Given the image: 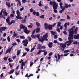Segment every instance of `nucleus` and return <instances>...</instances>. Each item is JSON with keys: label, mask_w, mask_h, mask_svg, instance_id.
<instances>
[{"label": "nucleus", "mask_w": 79, "mask_h": 79, "mask_svg": "<svg viewBox=\"0 0 79 79\" xmlns=\"http://www.w3.org/2000/svg\"><path fill=\"white\" fill-rule=\"evenodd\" d=\"M16 58V56L15 55L14 56L12 57L13 59H15Z\"/></svg>", "instance_id": "774afa93"}, {"label": "nucleus", "mask_w": 79, "mask_h": 79, "mask_svg": "<svg viewBox=\"0 0 79 79\" xmlns=\"http://www.w3.org/2000/svg\"><path fill=\"white\" fill-rule=\"evenodd\" d=\"M14 36H15V37H16V36H17L18 35V34L16 33L15 32H14L13 34Z\"/></svg>", "instance_id": "7c9ffc66"}, {"label": "nucleus", "mask_w": 79, "mask_h": 79, "mask_svg": "<svg viewBox=\"0 0 79 79\" xmlns=\"http://www.w3.org/2000/svg\"><path fill=\"white\" fill-rule=\"evenodd\" d=\"M36 16H39V13L38 12H37L36 13Z\"/></svg>", "instance_id": "37998d69"}, {"label": "nucleus", "mask_w": 79, "mask_h": 79, "mask_svg": "<svg viewBox=\"0 0 79 79\" xmlns=\"http://www.w3.org/2000/svg\"><path fill=\"white\" fill-rule=\"evenodd\" d=\"M34 49H35V47H33V48H31V52H32V51H33V50H34Z\"/></svg>", "instance_id": "680f3d73"}, {"label": "nucleus", "mask_w": 79, "mask_h": 79, "mask_svg": "<svg viewBox=\"0 0 79 79\" xmlns=\"http://www.w3.org/2000/svg\"><path fill=\"white\" fill-rule=\"evenodd\" d=\"M44 56H46V55L47 54V52L46 51L45 52H44Z\"/></svg>", "instance_id": "0e129e2a"}, {"label": "nucleus", "mask_w": 79, "mask_h": 79, "mask_svg": "<svg viewBox=\"0 0 79 79\" xmlns=\"http://www.w3.org/2000/svg\"><path fill=\"white\" fill-rule=\"evenodd\" d=\"M31 37L33 39H36V36H35V35L34 34H32L31 35Z\"/></svg>", "instance_id": "4be33fe9"}, {"label": "nucleus", "mask_w": 79, "mask_h": 79, "mask_svg": "<svg viewBox=\"0 0 79 79\" xmlns=\"http://www.w3.org/2000/svg\"><path fill=\"white\" fill-rule=\"evenodd\" d=\"M49 48H52L53 46V43L52 42H50L49 43V44H48Z\"/></svg>", "instance_id": "f8f14e48"}, {"label": "nucleus", "mask_w": 79, "mask_h": 79, "mask_svg": "<svg viewBox=\"0 0 79 79\" xmlns=\"http://www.w3.org/2000/svg\"><path fill=\"white\" fill-rule=\"evenodd\" d=\"M22 2L23 3H26V2H27V1L26 0H22Z\"/></svg>", "instance_id": "a19ab883"}, {"label": "nucleus", "mask_w": 79, "mask_h": 79, "mask_svg": "<svg viewBox=\"0 0 79 79\" xmlns=\"http://www.w3.org/2000/svg\"><path fill=\"white\" fill-rule=\"evenodd\" d=\"M17 56H18V55H19V54L21 53V50H18L17 51Z\"/></svg>", "instance_id": "412c9836"}, {"label": "nucleus", "mask_w": 79, "mask_h": 79, "mask_svg": "<svg viewBox=\"0 0 79 79\" xmlns=\"http://www.w3.org/2000/svg\"><path fill=\"white\" fill-rule=\"evenodd\" d=\"M66 44H68V43H66V42H65L64 44L60 43V46L61 48H65L66 47Z\"/></svg>", "instance_id": "6e6552de"}, {"label": "nucleus", "mask_w": 79, "mask_h": 79, "mask_svg": "<svg viewBox=\"0 0 79 79\" xmlns=\"http://www.w3.org/2000/svg\"><path fill=\"white\" fill-rule=\"evenodd\" d=\"M16 22L15 20H12L11 21V22L12 23V24H15V23Z\"/></svg>", "instance_id": "8fccbe9b"}, {"label": "nucleus", "mask_w": 79, "mask_h": 79, "mask_svg": "<svg viewBox=\"0 0 79 79\" xmlns=\"http://www.w3.org/2000/svg\"><path fill=\"white\" fill-rule=\"evenodd\" d=\"M75 27H75V26H73L72 27V28L70 29V31H72L73 30V32H74V29L73 28H75Z\"/></svg>", "instance_id": "b1692460"}, {"label": "nucleus", "mask_w": 79, "mask_h": 79, "mask_svg": "<svg viewBox=\"0 0 79 79\" xmlns=\"http://www.w3.org/2000/svg\"><path fill=\"white\" fill-rule=\"evenodd\" d=\"M11 60V58H9L8 61L9 63H10L11 62H13V60L12 59L11 60Z\"/></svg>", "instance_id": "a878e982"}, {"label": "nucleus", "mask_w": 79, "mask_h": 79, "mask_svg": "<svg viewBox=\"0 0 79 79\" xmlns=\"http://www.w3.org/2000/svg\"><path fill=\"white\" fill-rule=\"evenodd\" d=\"M63 33L64 34H65L66 35V34H67V32H66V31H63Z\"/></svg>", "instance_id": "338daca9"}, {"label": "nucleus", "mask_w": 79, "mask_h": 79, "mask_svg": "<svg viewBox=\"0 0 79 79\" xmlns=\"http://www.w3.org/2000/svg\"><path fill=\"white\" fill-rule=\"evenodd\" d=\"M49 4L50 5H52V7L53 9V11L55 13H58V3H56L55 1H50L49 2Z\"/></svg>", "instance_id": "f03ea898"}, {"label": "nucleus", "mask_w": 79, "mask_h": 79, "mask_svg": "<svg viewBox=\"0 0 79 79\" xmlns=\"http://www.w3.org/2000/svg\"><path fill=\"white\" fill-rule=\"evenodd\" d=\"M6 21L8 23H9V22H10V19H9L8 18H7L6 19Z\"/></svg>", "instance_id": "e433bc0d"}, {"label": "nucleus", "mask_w": 79, "mask_h": 79, "mask_svg": "<svg viewBox=\"0 0 79 79\" xmlns=\"http://www.w3.org/2000/svg\"><path fill=\"white\" fill-rule=\"evenodd\" d=\"M7 40L8 42H10V38L9 36L7 37Z\"/></svg>", "instance_id": "4c0bfd02"}, {"label": "nucleus", "mask_w": 79, "mask_h": 79, "mask_svg": "<svg viewBox=\"0 0 79 79\" xmlns=\"http://www.w3.org/2000/svg\"><path fill=\"white\" fill-rule=\"evenodd\" d=\"M57 37L58 35H55L54 36V39H57Z\"/></svg>", "instance_id": "3c124183"}, {"label": "nucleus", "mask_w": 79, "mask_h": 79, "mask_svg": "<svg viewBox=\"0 0 79 79\" xmlns=\"http://www.w3.org/2000/svg\"><path fill=\"white\" fill-rule=\"evenodd\" d=\"M35 36H36V37L38 38L39 41H40V42H41V41L40 40H42V39H40V38H39V37H40V35L37 34L36 35H35Z\"/></svg>", "instance_id": "ddd939ff"}, {"label": "nucleus", "mask_w": 79, "mask_h": 79, "mask_svg": "<svg viewBox=\"0 0 79 79\" xmlns=\"http://www.w3.org/2000/svg\"><path fill=\"white\" fill-rule=\"evenodd\" d=\"M8 58V57H4V61H7Z\"/></svg>", "instance_id": "72a5a7b5"}, {"label": "nucleus", "mask_w": 79, "mask_h": 79, "mask_svg": "<svg viewBox=\"0 0 79 79\" xmlns=\"http://www.w3.org/2000/svg\"><path fill=\"white\" fill-rule=\"evenodd\" d=\"M58 24L57 25V27H60L61 26V23L60 22H59L57 23Z\"/></svg>", "instance_id": "6ab92c4d"}, {"label": "nucleus", "mask_w": 79, "mask_h": 79, "mask_svg": "<svg viewBox=\"0 0 79 79\" xmlns=\"http://www.w3.org/2000/svg\"><path fill=\"white\" fill-rule=\"evenodd\" d=\"M57 29L56 30L58 32H60V29L58 28V27H57Z\"/></svg>", "instance_id": "bb28decb"}, {"label": "nucleus", "mask_w": 79, "mask_h": 79, "mask_svg": "<svg viewBox=\"0 0 79 79\" xmlns=\"http://www.w3.org/2000/svg\"><path fill=\"white\" fill-rule=\"evenodd\" d=\"M28 39H29V42H31V40L32 39L31 37H28Z\"/></svg>", "instance_id": "a18cd8bd"}, {"label": "nucleus", "mask_w": 79, "mask_h": 79, "mask_svg": "<svg viewBox=\"0 0 79 79\" xmlns=\"http://www.w3.org/2000/svg\"><path fill=\"white\" fill-rule=\"evenodd\" d=\"M20 28V29H23V32L26 34H29V33L31 31L30 30H27V27H26L25 26L23 25L22 24H21L19 26Z\"/></svg>", "instance_id": "7ed1b4c3"}, {"label": "nucleus", "mask_w": 79, "mask_h": 79, "mask_svg": "<svg viewBox=\"0 0 79 79\" xmlns=\"http://www.w3.org/2000/svg\"><path fill=\"white\" fill-rule=\"evenodd\" d=\"M36 31V30L35 29L32 32V34H34L35 33V32Z\"/></svg>", "instance_id": "5fc2aeb1"}, {"label": "nucleus", "mask_w": 79, "mask_h": 79, "mask_svg": "<svg viewBox=\"0 0 79 79\" xmlns=\"http://www.w3.org/2000/svg\"><path fill=\"white\" fill-rule=\"evenodd\" d=\"M28 27H29V28H32V26L29 25L28 26Z\"/></svg>", "instance_id": "6e6d98bb"}, {"label": "nucleus", "mask_w": 79, "mask_h": 79, "mask_svg": "<svg viewBox=\"0 0 79 79\" xmlns=\"http://www.w3.org/2000/svg\"><path fill=\"white\" fill-rule=\"evenodd\" d=\"M11 50L10 48H8L7 49L6 52H5V54H7L8 53H9L11 52Z\"/></svg>", "instance_id": "2eb2a0df"}, {"label": "nucleus", "mask_w": 79, "mask_h": 79, "mask_svg": "<svg viewBox=\"0 0 79 79\" xmlns=\"http://www.w3.org/2000/svg\"><path fill=\"white\" fill-rule=\"evenodd\" d=\"M16 14L17 15L16 17L17 19H23V18L21 16H20L21 14H20V12L19 10H17L16 11Z\"/></svg>", "instance_id": "423d86ee"}, {"label": "nucleus", "mask_w": 79, "mask_h": 79, "mask_svg": "<svg viewBox=\"0 0 79 79\" xmlns=\"http://www.w3.org/2000/svg\"><path fill=\"white\" fill-rule=\"evenodd\" d=\"M36 25L37 27H39V26H40V23H39V22H37L36 23Z\"/></svg>", "instance_id": "c85d7f7f"}, {"label": "nucleus", "mask_w": 79, "mask_h": 79, "mask_svg": "<svg viewBox=\"0 0 79 79\" xmlns=\"http://www.w3.org/2000/svg\"><path fill=\"white\" fill-rule=\"evenodd\" d=\"M65 28H67V23H66L64 25Z\"/></svg>", "instance_id": "603ef678"}, {"label": "nucleus", "mask_w": 79, "mask_h": 79, "mask_svg": "<svg viewBox=\"0 0 79 79\" xmlns=\"http://www.w3.org/2000/svg\"><path fill=\"white\" fill-rule=\"evenodd\" d=\"M58 40H59V41H62L63 40L61 38H59L58 39Z\"/></svg>", "instance_id": "052dcab7"}, {"label": "nucleus", "mask_w": 79, "mask_h": 79, "mask_svg": "<svg viewBox=\"0 0 79 79\" xmlns=\"http://www.w3.org/2000/svg\"><path fill=\"white\" fill-rule=\"evenodd\" d=\"M9 64L10 67L11 68V67H13V65H11V63H9Z\"/></svg>", "instance_id": "864d4df0"}, {"label": "nucleus", "mask_w": 79, "mask_h": 79, "mask_svg": "<svg viewBox=\"0 0 79 79\" xmlns=\"http://www.w3.org/2000/svg\"><path fill=\"white\" fill-rule=\"evenodd\" d=\"M1 30L2 31H5L6 29H7V27H1Z\"/></svg>", "instance_id": "4468645a"}, {"label": "nucleus", "mask_w": 79, "mask_h": 79, "mask_svg": "<svg viewBox=\"0 0 79 79\" xmlns=\"http://www.w3.org/2000/svg\"><path fill=\"white\" fill-rule=\"evenodd\" d=\"M17 45V44H16V43H14L12 45L13 46H15V45Z\"/></svg>", "instance_id": "4d7b16f0"}, {"label": "nucleus", "mask_w": 79, "mask_h": 79, "mask_svg": "<svg viewBox=\"0 0 79 79\" xmlns=\"http://www.w3.org/2000/svg\"><path fill=\"white\" fill-rule=\"evenodd\" d=\"M25 50H26V51L27 52H29V49H28V48H25Z\"/></svg>", "instance_id": "09e8293b"}, {"label": "nucleus", "mask_w": 79, "mask_h": 79, "mask_svg": "<svg viewBox=\"0 0 79 79\" xmlns=\"http://www.w3.org/2000/svg\"><path fill=\"white\" fill-rule=\"evenodd\" d=\"M30 11L31 13H32V12H33L34 11V9L32 8H31L30 9Z\"/></svg>", "instance_id": "c9c22d12"}, {"label": "nucleus", "mask_w": 79, "mask_h": 79, "mask_svg": "<svg viewBox=\"0 0 79 79\" xmlns=\"http://www.w3.org/2000/svg\"><path fill=\"white\" fill-rule=\"evenodd\" d=\"M42 44H38V47L37 48V50H42Z\"/></svg>", "instance_id": "1a4fd4ad"}, {"label": "nucleus", "mask_w": 79, "mask_h": 79, "mask_svg": "<svg viewBox=\"0 0 79 79\" xmlns=\"http://www.w3.org/2000/svg\"><path fill=\"white\" fill-rule=\"evenodd\" d=\"M48 37V34L47 33H46L45 35H44L41 38V40H40L41 42H44L45 40V41H48V39L47 38Z\"/></svg>", "instance_id": "39448f33"}, {"label": "nucleus", "mask_w": 79, "mask_h": 79, "mask_svg": "<svg viewBox=\"0 0 79 79\" xmlns=\"http://www.w3.org/2000/svg\"><path fill=\"white\" fill-rule=\"evenodd\" d=\"M26 20L24 19V20H22L21 23H26Z\"/></svg>", "instance_id": "2f4dec72"}, {"label": "nucleus", "mask_w": 79, "mask_h": 79, "mask_svg": "<svg viewBox=\"0 0 79 79\" xmlns=\"http://www.w3.org/2000/svg\"><path fill=\"white\" fill-rule=\"evenodd\" d=\"M64 10H62L60 11H59V13H62L63 11H64Z\"/></svg>", "instance_id": "49530a36"}, {"label": "nucleus", "mask_w": 79, "mask_h": 79, "mask_svg": "<svg viewBox=\"0 0 79 79\" xmlns=\"http://www.w3.org/2000/svg\"><path fill=\"white\" fill-rule=\"evenodd\" d=\"M60 8L61 9H62V10H63L64 11V10H65V7H63L62 6H60Z\"/></svg>", "instance_id": "473e14b6"}, {"label": "nucleus", "mask_w": 79, "mask_h": 79, "mask_svg": "<svg viewBox=\"0 0 79 79\" xmlns=\"http://www.w3.org/2000/svg\"><path fill=\"white\" fill-rule=\"evenodd\" d=\"M20 39H25V37L23 36H20Z\"/></svg>", "instance_id": "ea45409f"}, {"label": "nucleus", "mask_w": 79, "mask_h": 79, "mask_svg": "<svg viewBox=\"0 0 79 79\" xmlns=\"http://www.w3.org/2000/svg\"><path fill=\"white\" fill-rule=\"evenodd\" d=\"M77 30H78V28L77 27H76L75 29L74 30V33H75V34H77Z\"/></svg>", "instance_id": "dca6fc26"}, {"label": "nucleus", "mask_w": 79, "mask_h": 79, "mask_svg": "<svg viewBox=\"0 0 79 79\" xmlns=\"http://www.w3.org/2000/svg\"><path fill=\"white\" fill-rule=\"evenodd\" d=\"M21 65L23 66H25V65H26V64L23 62L22 63Z\"/></svg>", "instance_id": "58836bf2"}, {"label": "nucleus", "mask_w": 79, "mask_h": 79, "mask_svg": "<svg viewBox=\"0 0 79 79\" xmlns=\"http://www.w3.org/2000/svg\"><path fill=\"white\" fill-rule=\"evenodd\" d=\"M24 9V7H23L22 8L20 9V10L21 11H22Z\"/></svg>", "instance_id": "c03bdc74"}, {"label": "nucleus", "mask_w": 79, "mask_h": 79, "mask_svg": "<svg viewBox=\"0 0 79 79\" xmlns=\"http://www.w3.org/2000/svg\"><path fill=\"white\" fill-rule=\"evenodd\" d=\"M73 38L75 39H79V34H77L76 35H74Z\"/></svg>", "instance_id": "9b49d317"}, {"label": "nucleus", "mask_w": 79, "mask_h": 79, "mask_svg": "<svg viewBox=\"0 0 79 79\" xmlns=\"http://www.w3.org/2000/svg\"><path fill=\"white\" fill-rule=\"evenodd\" d=\"M70 52V50H67L64 51V53H68V52Z\"/></svg>", "instance_id": "393cba45"}, {"label": "nucleus", "mask_w": 79, "mask_h": 79, "mask_svg": "<svg viewBox=\"0 0 79 79\" xmlns=\"http://www.w3.org/2000/svg\"><path fill=\"white\" fill-rule=\"evenodd\" d=\"M68 54H69V53H68L67 54H64L63 55V56H68Z\"/></svg>", "instance_id": "e2e57ef3"}, {"label": "nucleus", "mask_w": 79, "mask_h": 79, "mask_svg": "<svg viewBox=\"0 0 79 79\" xmlns=\"http://www.w3.org/2000/svg\"><path fill=\"white\" fill-rule=\"evenodd\" d=\"M71 4L68 5V4H67V3L65 4L64 7L66 8H68V7H69V8H70V7H71Z\"/></svg>", "instance_id": "9d476101"}, {"label": "nucleus", "mask_w": 79, "mask_h": 79, "mask_svg": "<svg viewBox=\"0 0 79 79\" xmlns=\"http://www.w3.org/2000/svg\"><path fill=\"white\" fill-rule=\"evenodd\" d=\"M6 5L8 6V8L10 7V3L9 2H6Z\"/></svg>", "instance_id": "f3484780"}, {"label": "nucleus", "mask_w": 79, "mask_h": 79, "mask_svg": "<svg viewBox=\"0 0 79 79\" xmlns=\"http://www.w3.org/2000/svg\"><path fill=\"white\" fill-rule=\"evenodd\" d=\"M57 56L58 57V59L59 60H60V55H59V54H58V53L57 54Z\"/></svg>", "instance_id": "79ce46f5"}, {"label": "nucleus", "mask_w": 79, "mask_h": 79, "mask_svg": "<svg viewBox=\"0 0 79 79\" xmlns=\"http://www.w3.org/2000/svg\"><path fill=\"white\" fill-rule=\"evenodd\" d=\"M22 43H23V45L25 47H27V44H28V40H25L23 41Z\"/></svg>", "instance_id": "0eeeda50"}, {"label": "nucleus", "mask_w": 79, "mask_h": 79, "mask_svg": "<svg viewBox=\"0 0 79 79\" xmlns=\"http://www.w3.org/2000/svg\"><path fill=\"white\" fill-rule=\"evenodd\" d=\"M15 1L16 2H18L19 6H21V1L19 0H15Z\"/></svg>", "instance_id": "5701e85b"}, {"label": "nucleus", "mask_w": 79, "mask_h": 79, "mask_svg": "<svg viewBox=\"0 0 79 79\" xmlns=\"http://www.w3.org/2000/svg\"><path fill=\"white\" fill-rule=\"evenodd\" d=\"M36 12L34 10L33 11V14L34 15H35L36 14Z\"/></svg>", "instance_id": "69168bd1"}, {"label": "nucleus", "mask_w": 79, "mask_h": 79, "mask_svg": "<svg viewBox=\"0 0 79 79\" xmlns=\"http://www.w3.org/2000/svg\"><path fill=\"white\" fill-rule=\"evenodd\" d=\"M36 33H38L40 32V28L37 27L36 29Z\"/></svg>", "instance_id": "aec40b11"}, {"label": "nucleus", "mask_w": 79, "mask_h": 79, "mask_svg": "<svg viewBox=\"0 0 79 79\" xmlns=\"http://www.w3.org/2000/svg\"><path fill=\"white\" fill-rule=\"evenodd\" d=\"M46 48V47H45V46L44 45L43 46H42L41 49H43L44 50V49H45Z\"/></svg>", "instance_id": "f704fd0d"}, {"label": "nucleus", "mask_w": 79, "mask_h": 79, "mask_svg": "<svg viewBox=\"0 0 79 79\" xmlns=\"http://www.w3.org/2000/svg\"><path fill=\"white\" fill-rule=\"evenodd\" d=\"M59 5L60 6H62L63 5V3L62 2H60L59 3Z\"/></svg>", "instance_id": "bf43d9fd"}, {"label": "nucleus", "mask_w": 79, "mask_h": 79, "mask_svg": "<svg viewBox=\"0 0 79 79\" xmlns=\"http://www.w3.org/2000/svg\"><path fill=\"white\" fill-rule=\"evenodd\" d=\"M41 52H42L41 50H39L37 53V55H40V54L41 53Z\"/></svg>", "instance_id": "cd10ccee"}, {"label": "nucleus", "mask_w": 79, "mask_h": 79, "mask_svg": "<svg viewBox=\"0 0 79 79\" xmlns=\"http://www.w3.org/2000/svg\"><path fill=\"white\" fill-rule=\"evenodd\" d=\"M54 27V26H53V25H51L50 24L48 25L47 23L44 24V27L46 29H48L50 31L51 30L53 29L52 27Z\"/></svg>", "instance_id": "20e7f679"}, {"label": "nucleus", "mask_w": 79, "mask_h": 79, "mask_svg": "<svg viewBox=\"0 0 79 79\" xmlns=\"http://www.w3.org/2000/svg\"><path fill=\"white\" fill-rule=\"evenodd\" d=\"M77 41H74L73 43V44H76V45H77Z\"/></svg>", "instance_id": "de8ad7c7"}, {"label": "nucleus", "mask_w": 79, "mask_h": 79, "mask_svg": "<svg viewBox=\"0 0 79 79\" xmlns=\"http://www.w3.org/2000/svg\"><path fill=\"white\" fill-rule=\"evenodd\" d=\"M4 15L6 16H7L8 15V13H7V12H6V13H4Z\"/></svg>", "instance_id": "13d9d810"}, {"label": "nucleus", "mask_w": 79, "mask_h": 79, "mask_svg": "<svg viewBox=\"0 0 79 79\" xmlns=\"http://www.w3.org/2000/svg\"><path fill=\"white\" fill-rule=\"evenodd\" d=\"M15 71L14 69H12L10 70L9 72L8 73V74H12L13 72Z\"/></svg>", "instance_id": "a211bd4d"}, {"label": "nucleus", "mask_w": 79, "mask_h": 79, "mask_svg": "<svg viewBox=\"0 0 79 79\" xmlns=\"http://www.w3.org/2000/svg\"><path fill=\"white\" fill-rule=\"evenodd\" d=\"M74 33V32H73V30L72 31H69V37H68V40H69L66 42L65 43H69L67 44V45H68V46H69V45H71V44L72 42H74V40H73L74 38V36H73Z\"/></svg>", "instance_id": "f257e3e1"}, {"label": "nucleus", "mask_w": 79, "mask_h": 79, "mask_svg": "<svg viewBox=\"0 0 79 79\" xmlns=\"http://www.w3.org/2000/svg\"><path fill=\"white\" fill-rule=\"evenodd\" d=\"M39 18H45V16H44V15H42L41 16H40Z\"/></svg>", "instance_id": "c756f323"}]
</instances>
